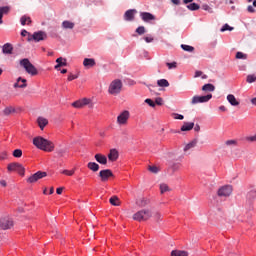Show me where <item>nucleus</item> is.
I'll return each instance as SVG.
<instances>
[{
    "instance_id": "f257e3e1",
    "label": "nucleus",
    "mask_w": 256,
    "mask_h": 256,
    "mask_svg": "<svg viewBox=\"0 0 256 256\" xmlns=\"http://www.w3.org/2000/svg\"><path fill=\"white\" fill-rule=\"evenodd\" d=\"M33 145H35L37 149H41L42 151H46L48 153H51L55 150V144L41 136L35 137L33 139Z\"/></svg>"
},
{
    "instance_id": "f03ea898",
    "label": "nucleus",
    "mask_w": 256,
    "mask_h": 256,
    "mask_svg": "<svg viewBox=\"0 0 256 256\" xmlns=\"http://www.w3.org/2000/svg\"><path fill=\"white\" fill-rule=\"evenodd\" d=\"M20 66L23 67V69H25L28 75H32V77L38 75L39 73V71H37V68L27 58L20 60Z\"/></svg>"
},
{
    "instance_id": "7ed1b4c3",
    "label": "nucleus",
    "mask_w": 256,
    "mask_h": 256,
    "mask_svg": "<svg viewBox=\"0 0 256 256\" xmlns=\"http://www.w3.org/2000/svg\"><path fill=\"white\" fill-rule=\"evenodd\" d=\"M152 217H153V213L149 209L140 210L133 215L134 221H139V222L149 221V219H151Z\"/></svg>"
},
{
    "instance_id": "20e7f679",
    "label": "nucleus",
    "mask_w": 256,
    "mask_h": 256,
    "mask_svg": "<svg viewBox=\"0 0 256 256\" xmlns=\"http://www.w3.org/2000/svg\"><path fill=\"white\" fill-rule=\"evenodd\" d=\"M121 89H123V82L120 79H115L110 83L108 93L110 95H119Z\"/></svg>"
},
{
    "instance_id": "39448f33",
    "label": "nucleus",
    "mask_w": 256,
    "mask_h": 256,
    "mask_svg": "<svg viewBox=\"0 0 256 256\" xmlns=\"http://www.w3.org/2000/svg\"><path fill=\"white\" fill-rule=\"evenodd\" d=\"M87 105L89 109H93V101L89 98H83L72 103V107L75 109H83Z\"/></svg>"
},
{
    "instance_id": "423d86ee",
    "label": "nucleus",
    "mask_w": 256,
    "mask_h": 256,
    "mask_svg": "<svg viewBox=\"0 0 256 256\" xmlns=\"http://www.w3.org/2000/svg\"><path fill=\"white\" fill-rule=\"evenodd\" d=\"M8 172L12 173V171H16L19 175H25V167L22 164L13 162L8 164L7 166Z\"/></svg>"
},
{
    "instance_id": "0eeeda50",
    "label": "nucleus",
    "mask_w": 256,
    "mask_h": 256,
    "mask_svg": "<svg viewBox=\"0 0 256 256\" xmlns=\"http://www.w3.org/2000/svg\"><path fill=\"white\" fill-rule=\"evenodd\" d=\"M213 99V94H208L206 96H193L191 104L197 105V103H207Z\"/></svg>"
},
{
    "instance_id": "6e6552de",
    "label": "nucleus",
    "mask_w": 256,
    "mask_h": 256,
    "mask_svg": "<svg viewBox=\"0 0 256 256\" xmlns=\"http://www.w3.org/2000/svg\"><path fill=\"white\" fill-rule=\"evenodd\" d=\"M233 193V187L231 185L222 186L218 192V197H229Z\"/></svg>"
},
{
    "instance_id": "1a4fd4ad",
    "label": "nucleus",
    "mask_w": 256,
    "mask_h": 256,
    "mask_svg": "<svg viewBox=\"0 0 256 256\" xmlns=\"http://www.w3.org/2000/svg\"><path fill=\"white\" fill-rule=\"evenodd\" d=\"M99 177L102 183H107V181H109V178L115 177V175L113 174V171H111V169H104L99 172Z\"/></svg>"
},
{
    "instance_id": "9d476101",
    "label": "nucleus",
    "mask_w": 256,
    "mask_h": 256,
    "mask_svg": "<svg viewBox=\"0 0 256 256\" xmlns=\"http://www.w3.org/2000/svg\"><path fill=\"white\" fill-rule=\"evenodd\" d=\"M43 177H47V172L38 171L32 176H30L27 180L28 183H37L39 179H43Z\"/></svg>"
},
{
    "instance_id": "9b49d317",
    "label": "nucleus",
    "mask_w": 256,
    "mask_h": 256,
    "mask_svg": "<svg viewBox=\"0 0 256 256\" xmlns=\"http://www.w3.org/2000/svg\"><path fill=\"white\" fill-rule=\"evenodd\" d=\"M129 111L124 110L118 117L117 123L118 125H127V121H129Z\"/></svg>"
},
{
    "instance_id": "f8f14e48",
    "label": "nucleus",
    "mask_w": 256,
    "mask_h": 256,
    "mask_svg": "<svg viewBox=\"0 0 256 256\" xmlns=\"http://www.w3.org/2000/svg\"><path fill=\"white\" fill-rule=\"evenodd\" d=\"M32 39L36 43H39V41H45V39H47V33L43 31L34 32L32 35Z\"/></svg>"
},
{
    "instance_id": "ddd939ff",
    "label": "nucleus",
    "mask_w": 256,
    "mask_h": 256,
    "mask_svg": "<svg viewBox=\"0 0 256 256\" xmlns=\"http://www.w3.org/2000/svg\"><path fill=\"white\" fill-rule=\"evenodd\" d=\"M0 227L1 229H11V227H13V220L9 219V218H2L0 219Z\"/></svg>"
},
{
    "instance_id": "4468645a",
    "label": "nucleus",
    "mask_w": 256,
    "mask_h": 256,
    "mask_svg": "<svg viewBox=\"0 0 256 256\" xmlns=\"http://www.w3.org/2000/svg\"><path fill=\"white\" fill-rule=\"evenodd\" d=\"M140 17L144 23H149V21H155V15L149 12H141Z\"/></svg>"
},
{
    "instance_id": "2eb2a0df",
    "label": "nucleus",
    "mask_w": 256,
    "mask_h": 256,
    "mask_svg": "<svg viewBox=\"0 0 256 256\" xmlns=\"http://www.w3.org/2000/svg\"><path fill=\"white\" fill-rule=\"evenodd\" d=\"M27 87V79L19 77L14 83V89H25Z\"/></svg>"
},
{
    "instance_id": "dca6fc26",
    "label": "nucleus",
    "mask_w": 256,
    "mask_h": 256,
    "mask_svg": "<svg viewBox=\"0 0 256 256\" xmlns=\"http://www.w3.org/2000/svg\"><path fill=\"white\" fill-rule=\"evenodd\" d=\"M135 13H137L135 9L127 10L124 14L125 21H133L135 19Z\"/></svg>"
},
{
    "instance_id": "f3484780",
    "label": "nucleus",
    "mask_w": 256,
    "mask_h": 256,
    "mask_svg": "<svg viewBox=\"0 0 256 256\" xmlns=\"http://www.w3.org/2000/svg\"><path fill=\"white\" fill-rule=\"evenodd\" d=\"M37 123H38V126L41 129V131H43V129H45V127H47V125H49V120L40 116L37 118Z\"/></svg>"
},
{
    "instance_id": "a211bd4d",
    "label": "nucleus",
    "mask_w": 256,
    "mask_h": 256,
    "mask_svg": "<svg viewBox=\"0 0 256 256\" xmlns=\"http://www.w3.org/2000/svg\"><path fill=\"white\" fill-rule=\"evenodd\" d=\"M9 11H11L9 6L0 7V25H3V15H8Z\"/></svg>"
},
{
    "instance_id": "6ab92c4d",
    "label": "nucleus",
    "mask_w": 256,
    "mask_h": 256,
    "mask_svg": "<svg viewBox=\"0 0 256 256\" xmlns=\"http://www.w3.org/2000/svg\"><path fill=\"white\" fill-rule=\"evenodd\" d=\"M2 53H4V55H12L13 54V45H11L10 43L4 44L2 47Z\"/></svg>"
},
{
    "instance_id": "aec40b11",
    "label": "nucleus",
    "mask_w": 256,
    "mask_h": 256,
    "mask_svg": "<svg viewBox=\"0 0 256 256\" xmlns=\"http://www.w3.org/2000/svg\"><path fill=\"white\" fill-rule=\"evenodd\" d=\"M94 159L97 161V163H100V165H107V156L103 154H96Z\"/></svg>"
},
{
    "instance_id": "412c9836",
    "label": "nucleus",
    "mask_w": 256,
    "mask_h": 256,
    "mask_svg": "<svg viewBox=\"0 0 256 256\" xmlns=\"http://www.w3.org/2000/svg\"><path fill=\"white\" fill-rule=\"evenodd\" d=\"M227 101H228V103H230V105H232V107L239 106V101L237 100V98H235V95H233V94H229L227 96Z\"/></svg>"
},
{
    "instance_id": "4be33fe9",
    "label": "nucleus",
    "mask_w": 256,
    "mask_h": 256,
    "mask_svg": "<svg viewBox=\"0 0 256 256\" xmlns=\"http://www.w3.org/2000/svg\"><path fill=\"white\" fill-rule=\"evenodd\" d=\"M109 161H117L119 159V152L116 149L110 150V153L108 154Z\"/></svg>"
},
{
    "instance_id": "5701e85b",
    "label": "nucleus",
    "mask_w": 256,
    "mask_h": 256,
    "mask_svg": "<svg viewBox=\"0 0 256 256\" xmlns=\"http://www.w3.org/2000/svg\"><path fill=\"white\" fill-rule=\"evenodd\" d=\"M195 127V123L193 122H184L181 127V131H191Z\"/></svg>"
},
{
    "instance_id": "b1692460",
    "label": "nucleus",
    "mask_w": 256,
    "mask_h": 256,
    "mask_svg": "<svg viewBox=\"0 0 256 256\" xmlns=\"http://www.w3.org/2000/svg\"><path fill=\"white\" fill-rule=\"evenodd\" d=\"M15 107L13 106H7L4 110H3V115H5V117H9V115H13V113H15Z\"/></svg>"
},
{
    "instance_id": "393cba45",
    "label": "nucleus",
    "mask_w": 256,
    "mask_h": 256,
    "mask_svg": "<svg viewBox=\"0 0 256 256\" xmlns=\"http://www.w3.org/2000/svg\"><path fill=\"white\" fill-rule=\"evenodd\" d=\"M84 67H95V59L85 58L83 61Z\"/></svg>"
},
{
    "instance_id": "a878e982",
    "label": "nucleus",
    "mask_w": 256,
    "mask_h": 256,
    "mask_svg": "<svg viewBox=\"0 0 256 256\" xmlns=\"http://www.w3.org/2000/svg\"><path fill=\"white\" fill-rule=\"evenodd\" d=\"M171 256H189V252L185 250H173Z\"/></svg>"
},
{
    "instance_id": "bb28decb",
    "label": "nucleus",
    "mask_w": 256,
    "mask_h": 256,
    "mask_svg": "<svg viewBox=\"0 0 256 256\" xmlns=\"http://www.w3.org/2000/svg\"><path fill=\"white\" fill-rule=\"evenodd\" d=\"M88 169H90V171H93L94 173H97V171H99V164H97L96 162H89L87 164Z\"/></svg>"
},
{
    "instance_id": "cd10ccee",
    "label": "nucleus",
    "mask_w": 256,
    "mask_h": 256,
    "mask_svg": "<svg viewBox=\"0 0 256 256\" xmlns=\"http://www.w3.org/2000/svg\"><path fill=\"white\" fill-rule=\"evenodd\" d=\"M202 91H205L206 93H213V91H215V85L213 84H205L202 87Z\"/></svg>"
},
{
    "instance_id": "c85d7f7f",
    "label": "nucleus",
    "mask_w": 256,
    "mask_h": 256,
    "mask_svg": "<svg viewBox=\"0 0 256 256\" xmlns=\"http://www.w3.org/2000/svg\"><path fill=\"white\" fill-rule=\"evenodd\" d=\"M20 23L21 25L25 26V25H31V17L29 16H22L21 19H20Z\"/></svg>"
},
{
    "instance_id": "c756f323",
    "label": "nucleus",
    "mask_w": 256,
    "mask_h": 256,
    "mask_svg": "<svg viewBox=\"0 0 256 256\" xmlns=\"http://www.w3.org/2000/svg\"><path fill=\"white\" fill-rule=\"evenodd\" d=\"M62 27L63 29H73L75 27V23L66 20L62 22Z\"/></svg>"
},
{
    "instance_id": "7c9ffc66",
    "label": "nucleus",
    "mask_w": 256,
    "mask_h": 256,
    "mask_svg": "<svg viewBox=\"0 0 256 256\" xmlns=\"http://www.w3.org/2000/svg\"><path fill=\"white\" fill-rule=\"evenodd\" d=\"M197 145V140H193L190 143H188L185 147H184V151L185 153H187V151H189L190 149H193V147H196Z\"/></svg>"
},
{
    "instance_id": "2f4dec72",
    "label": "nucleus",
    "mask_w": 256,
    "mask_h": 256,
    "mask_svg": "<svg viewBox=\"0 0 256 256\" xmlns=\"http://www.w3.org/2000/svg\"><path fill=\"white\" fill-rule=\"evenodd\" d=\"M110 204L113 205L114 207H119V197L117 196H112L110 199Z\"/></svg>"
},
{
    "instance_id": "473e14b6",
    "label": "nucleus",
    "mask_w": 256,
    "mask_h": 256,
    "mask_svg": "<svg viewBox=\"0 0 256 256\" xmlns=\"http://www.w3.org/2000/svg\"><path fill=\"white\" fill-rule=\"evenodd\" d=\"M181 49H183V51H187L188 53H193L195 51L193 46H189L187 44H182Z\"/></svg>"
},
{
    "instance_id": "72a5a7b5",
    "label": "nucleus",
    "mask_w": 256,
    "mask_h": 256,
    "mask_svg": "<svg viewBox=\"0 0 256 256\" xmlns=\"http://www.w3.org/2000/svg\"><path fill=\"white\" fill-rule=\"evenodd\" d=\"M187 9H189V11H199L200 6L197 3H191L187 5Z\"/></svg>"
},
{
    "instance_id": "f704fd0d",
    "label": "nucleus",
    "mask_w": 256,
    "mask_h": 256,
    "mask_svg": "<svg viewBox=\"0 0 256 256\" xmlns=\"http://www.w3.org/2000/svg\"><path fill=\"white\" fill-rule=\"evenodd\" d=\"M158 87H169V81L167 79H160L157 81Z\"/></svg>"
},
{
    "instance_id": "c9c22d12",
    "label": "nucleus",
    "mask_w": 256,
    "mask_h": 256,
    "mask_svg": "<svg viewBox=\"0 0 256 256\" xmlns=\"http://www.w3.org/2000/svg\"><path fill=\"white\" fill-rule=\"evenodd\" d=\"M167 191H171V188H169V185L165 183L160 184V193L163 195V193H167Z\"/></svg>"
},
{
    "instance_id": "e433bc0d",
    "label": "nucleus",
    "mask_w": 256,
    "mask_h": 256,
    "mask_svg": "<svg viewBox=\"0 0 256 256\" xmlns=\"http://www.w3.org/2000/svg\"><path fill=\"white\" fill-rule=\"evenodd\" d=\"M13 157H16V159H20V157H23V151L21 149H16L12 153Z\"/></svg>"
},
{
    "instance_id": "4c0bfd02",
    "label": "nucleus",
    "mask_w": 256,
    "mask_h": 256,
    "mask_svg": "<svg viewBox=\"0 0 256 256\" xmlns=\"http://www.w3.org/2000/svg\"><path fill=\"white\" fill-rule=\"evenodd\" d=\"M56 63H58V65H62V67H67V59H65L63 57H59L56 60Z\"/></svg>"
},
{
    "instance_id": "58836bf2",
    "label": "nucleus",
    "mask_w": 256,
    "mask_h": 256,
    "mask_svg": "<svg viewBox=\"0 0 256 256\" xmlns=\"http://www.w3.org/2000/svg\"><path fill=\"white\" fill-rule=\"evenodd\" d=\"M65 153H67L66 148H60L56 151V154L58 155V157H65Z\"/></svg>"
},
{
    "instance_id": "ea45409f",
    "label": "nucleus",
    "mask_w": 256,
    "mask_h": 256,
    "mask_svg": "<svg viewBox=\"0 0 256 256\" xmlns=\"http://www.w3.org/2000/svg\"><path fill=\"white\" fill-rule=\"evenodd\" d=\"M246 81H247L248 83H255V81H256V75H255V74H250V75H248L247 78H246Z\"/></svg>"
},
{
    "instance_id": "a19ab883",
    "label": "nucleus",
    "mask_w": 256,
    "mask_h": 256,
    "mask_svg": "<svg viewBox=\"0 0 256 256\" xmlns=\"http://www.w3.org/2000/svg\"><path fill=\"white\" fill-rule=\"evenodd\" d=\"M62 175H67L68 177H73L75 175V170H63Z\"/></svg>"
},
{
    "instance_id": "79ce46f5",
    "label": "nucleus",
    "mask_w": 256,
    "mask_h": 256,
    "mask_svg": "<svg viewBox=\"0 0 256 256\" xmlns=\"http://www.w3.org/2000/svg\"><path fill=\"white\" fill-rule=\"evenodd\" d=\"M148 170L150 171V173H154V174L159 173V167L157 166H149Z\"/></svg>"
},
{
    "instance_id": "37998d69",
    "label": "nucleus",
    "mask_w": 256,
    "mask_h": 256,
    "mask_svg": "<svg viewBox=\"0 0 256 256\" xmlns=\"http://www.w3.org/2000/svg\"><path fill=\"white\" fill-rule=\"evenodd\" d=\"M172 117H173V119H178L180 121H183L185 119V116H183L181 114H177V113H172Z\"/></svg>"
},
{
    "instance_id": "c03bdc74",
    "label": "nucleus",
    "mask_w": 256,
    "mask_h": 256,
    "mask_svg": "<svg viewBox=\"0 0 256 256\" xmlns=\"http://www.w3.org/2000/svg\"><path fill=\"white\" fill-rule=\"evenodd\" d=\"M136 33H138V35H145V27L144 26H140L136 29Z\"/></svg>"
},
{
    "instance_id": "a18cd8bd",
    "label": "nucleus",
    "mask_w": 256,
    "mask_h": 256,
    "mask_svg": "<svg viewBox=\"0 0 256 256\" xmlns=\"http://www.w3.org/2000/svg\"><path fill=\"white\" fill-rule=\"evenodd\" d=\"M225 31H233V27L229 26V24H225L222 28H221V32H225Z\"/></svg>"
},
{
    "instance_id": "49530a36",
    "label": "nucleus",
    "mask_w": 256,
    "mask_h": 256,
    "mask_svg": "<svg viewBox=\"0 0 256 256\" xmlns=\"http://www.w3.org/2000/svg\"><path fill=\"white\" fill-rule=\"evenodd\" d=\"M236 59H247V55L244 54L243 52H237Z\"/></svg>"
},
{
    "instance_id": "de8ad7c7",
    "label": "nucleus",
    "mask_w": 256,
    "mask_h": 256,
    "mask_svg": "<svg viewBox=\"0 0 256 256\" xmlns=\"http://www.w3.org/2000/svg\"><path fill=\"white\" fill-rule=\"evenodd\" d=\"M8 156H9V154L7 153V151H2L0 153V160L5 161V159H7Z\"/></svg>"
},
{
    "instance_id": "09e8293b",
    "label": "nucleus",
    "mask_w": 256,
    "mask_h": 256,
    "mask_svg": "<svg viewBox=\"0 0 256 256\" xmlns=\"http://www.w3.org/2000/svg\"><path fill=\"white\" fill-rule=\"evenodd\" d=\"M137 205L139 207H145L147 205V200L141 199L140 201L137 202Z\"/></svg>"
},
{
    "instance_id": "8fccbe9b",
    "label": "nucleus",
    "mask_w": 256,
    "mask_h": 256,
    "mask_svg": "<svg viewBox=\"0 0 256 256\" xmlns=\"http://www.w3.org/2000/svg\"><path fill=\"white\" fill-rule=\"evenodd\" d=\"M202 9H203L204 11H208V13H213V10H212L211 7H210L209 5H207V4L202 5Z\"/></svg>"
},
{
    "instance_id": "3c124183",
    "label": "nucleus",
    "mask_w": 256,
    "mask_h": 256,
    "mask_svg": "<svg viewBox=\"0 0 256 256\" xmlns=\"http://www.w3.org/2000/svg\"><path fill=\"white\" fill-rule=\"evenodd\" d=\"M168 69H175L177 67V62H172V63H166Z\"/></svg>"
},
{
    "instance_id": "603ef678",
    "label": "nucleus",
    "mask_w": 256,
    "mask_h": 256,
    "mask_svg": "<svg viewBox=\"0 0 256 256\" xmlns=\"http://www.w3.org/2000/svg\"><path fill=\"white\" fill-rule=\"evenodd\" d=\"M246 141H249L250 143H254L256 141V134L254 136L246 137Z\"/></svg>"
},
{
    "instance_id": "864d4df0",
    "label": "nucleus",
    "mask_w": 256,
    "mask_h": 256,
    "mask_svg": "<svg viewBox=\"0 0 256 256\" xmlns=\"http://www.w3.org/2000/svg\"><path fill=\"white\" fill-rule=\"evenodd\" d=\"M145 103H147V105H149L150 107H155V102H153V100H151L150 98H147L145 100Z\"/></svg>"
},
{
    "instance_id": "5fc2aeb1",
    "label": "nucleus",
    "mask_w": 256,
    "mask_h": 256,
    "mask_svg": "<svg viewBox=\"0 0 256 256\" xmlns=\"http://www.w3.org/2000/svg\"><path fill=\"white\" fill-rule=\"evenodd\" d=\"M225 145H227L228 147L231 145H237V141L236 140H227L225 142Z\"/></svg>"
},
{
    "instance_id": "6e6d98bb",
    "label": "nucleus",
    "mask_w": 256,
    "mask_h": 256,
    "mask_svg": "<svg viewBox=\"0 0 256 256\" xmlns=\"http://www.w3.org/2000/svg\"><path fill=\"white\" fill-rule=\"evenodd\" d=\"M78 75H73V74H70L69 76H68V81H73V80H75V79H78Z\"/></svg>"
},
{
    "instance_id": "4d7b16f0",
    "label": "nucleus",
    "mask_w": 256,
    "mask_h": 256,
    "mask_svg": "<svg viewBox=\"0 0 256 256\" xmlns=\"http://www.w3.org/2000/svg\"><path fill=\"white\" fill-rule=\"evenodd\" d=\"M247 11H248V13H255V8L252 5H249L247 7Z\"/></svg>"
},
{
    "instance_id": "13d9d810",
    "label": "nucleus",
    "mask_w": 256,
    "mask_h": 256,
    "mask_svg": "<svg viewBox=\"0 0 256 256\" xmlns=\"http://www.w3.org/2000/svg\"><path fill=\"white\" fill-rule=\"evenodd\" d=\"M155 104L156 105H163V98H156Z\"/></svg>"
},
{
    "instance_id": "bf43d9fd",
    "label": "nucleus",
    "mask_w": 256,
    "mask_h": 256,
    "mask_svg": "<svg viewBox=\"0 0 256 256\" xmlns=\"http://www.w3.org/2000/svg\"><path fill=\"white\" fill-rule=\"evenodd\" d=\"M144 40L146 41V43H152L153 37L146 36Z\"/></svg>"
},
{
    "instance_id": "052dcab7",
    "label": "nucleus",
    "mask_w": 256,
    "mask_h": 256,
    "mask_svg": "<svg viewBox=\"0 0 256 256\" xmlns=\"http://www.w3.org/2000/svg\"><path fill=\"white\" fill-rule=\"evenodd\" d=\"M154 217H155L156 221L161 220V214L159 212H156Z\"/></svg>"
},
{
    "instance_id": "680f3d73",
    "label": "nucleus",
    "mask_w": 256,
    "mask_h": 256,
    "mask_svg": "<svg viewBox=\"0 0 256 256\" xmlns=\"http://www.w3.org/2000/svg\"><path fill=\"white\" fill-rule=\"evenodd\" d=\"M194 131H196V132L201 131V126H199V124H196V125L194 126Z\"/></svg>"
},
{
    "instance_id": "e2e57ef3",
    "label": "nucleus",
    "mask_w": 256,
    "mask_h": 256,
    "mask_svg": "<svg viewBox=\"0 0 256 256\" xmlns=\"http://www.w3.org/2000/svg\"><path fill=\"white\" fill-rule=\"evenodd\" d=\"M201 75H203L202 71H196L195 72V77H201Z\"/></svg>"
},
{
    "instance_id": "0e129e2a",
    "label": "nucleus",
    "mask_w": 256,
    "mask_h": 256,
    "mask_svg": "<svg viewBox=\"0 0 256 256\" xmlns=\"http://www.w3.org/2000/svg\"><path fill=\"white\" fill-rule=\"evenodd\" d=\"M56 193L57 195H61V193H63V188H57Z\"/></svg>"
},
{
    "instance_id": "69168bd1",
    "label": "nucleus",
    "mask_w": 256,
    "mask_h": 256,
    "mask_svg": "<svg viewBox=\"0 0 256 256\" xmlns=\"http://www.w3.org/2000/svg\"><path fill=\"white\" fill-rule=\"evenodd\" d=\"M0 185H2V187H7V182L5 180H1Z\"/></svg>"
},
{
    "instance_id": "338daca9",
    "label": "nucleus",
    "mask_w": 256,
    "mask_h": 256,
    "mask_svg": "<svg viewBox=\"0 0 256 256\" xmlns=\"http://www.w3.org/2000/svg\"><path fill=\"white\" fill-rule=\"evenodd\" d=\"M219 110L225 112V111H227V108L225 106H220Z\"/></svg>"
},
{
    "instance_id": "774afa93",
    "label": "nucleus",
    "mask_w": 256,
    "mask_h": 256,
    "mask_svg": "<svg viewBox=\"0 0 256 256\" xmlns=\"http://www.w3.org/2000/svg\"><path fill=\"white\" fill-rule=\"evenodd\" d=\"M251 103L256 106V97L251 99Z\"/></svg>"
}]
</instances>
